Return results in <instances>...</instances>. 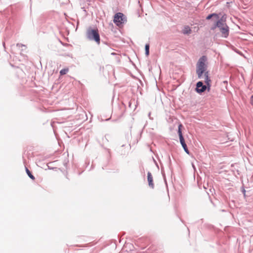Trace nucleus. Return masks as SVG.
I'll use <instances>...</instances> for the list:
<instances>
[{
    "label": "nucleus",
    "mask_w": 253,
    "mask_h": 253,
    "mask_svg": "<svg viewBox=\"0 0 253 253\" xmlns=\"http://www.w3.org/2000/svg\"><path fill=\"white\" fill-rule=\"evenodd\" d=\"M207 58L206 56H203L199 59L197 63L196 73L199 79H202L203 73L207 71Z\"/></svg>",
    "instance_id": "obj_1"
},
{
    "label": "nucleus",
    "mask_w": 253,
    "mask_h": 253,
    "mask_svg": "<svg viewBox=\"0 0 253 253\" xmlns=\"http://www.w3.org/2000/svg\"><path fill=\"white\" fill-rule=\"evenodd\" d=\"M86 36L89 40L94 41L98 44L100 43V36L97 29H88L86 32Z\"/></svg>",
    "instance_id": "obj_2"
},
{
    "label": "nucleus",
    "mask_w": 253,
    "mask_h": 253,
    "mask_svg": "<svg viewBox=\"0 0 253 253\" xmlns=\"http://www.w3.org/2000/svg\"><path fill=\"white\" fill-rule=\"evenodd\" d=\"M125 21L126 20L122 13L118 12L115 15L113 21L117 26L122 25Z\"/></svg>",
    "instance_id": "obj_3"
},
{
    "label": "nucleus",
    "mask_w": 253,
    "mask_h": 253,
    "mask_svg": "<svg viewBox=\"0 0 253 253\" xmlns=\"http://www.w3.org/2000/svg\"><path fill=\"white\" fill-rule=\"evenodd\" d=\"M204 75H202V79H204V81L205 83V84L208 86V91L210 89V86H211V80H210L209 77V72L207 71L206 72H204Z\"/></svg>",
    "instance_id": "obj_4"
},
{
    "label": "nucleus",
    "mask_w": 253,
    "mask_h": 253,
    "mask_svg": "<svg viewBox=\"0 0 253 253\" xmlns=\"http://www.w3.org/2000/svg\"><path fill=\"white\" fill-rule=\"evenodd\" d=\"M208 88V86H207L205 85H203V84L202 82H199L197 83L196 85V91L198 93H202L205 91L206 88Z\"/></svg>",
    "instance_id": "obj_5"
},
{
    "label": "nucleus",
    "mask_w": 253,
    "mask_h": 253,
    "mask_svg": "<svg viewBox=\"0 0 253 253\" xmlns=\"http://www.w3.org/2000/svg\"><path fill=\"white\" fill-rule=\"evenodd\" d=\"M147 181L148 182L149 186L150 188L153 189L154 188V183L153 182V177L150 172L147 173Z\"/></svg>",
    "instance_id": "obj_6"
},
{
    "label": "nucleus",
    "mask_w": 253,
    "mask_h": 253,
    "mask_svg": "<svg viewBox=\"0 0 253 253\" xmlns=\"http://www.w3.org/2000/svg\"><path fill=\"white\" fill-rule=\"evenodd\" d=\"M224 28H222L219 30L222 34V36L226 38L229 35V28L227 25H224Z\"/></svg>",
    "instance_id": "obj_7"
},
{
    "label": "nucleus",
    "mask_w": 253,
    "mask_h": 253,
    "mask_svg": "<svg viewBox=\"0 0 253 253\" xmlns=\"http://www.w3.org/2000/svg\"><path fill=\"white\" fill-rule=\"evenodd\" d=\"M182 127V124H180L178 126V135L180 139V142H184V139L182 136L181 132V127Z\"/></svg>",
    "instance_id": "obj_8"
},
{
    "label": "nucleus",
    "mask_w": 253,
    "mask_h": 253,
    "mask_svg": "<svg viewBox=\"0 0 253 253\" xmlns=\"http://www.w3.org/2000/svg\"><path fill=\"white\" fill-rule=\"evenodd\" d=\"M224 25H227L225 21L222 20H219L217 22L216 26L219 28V30L222 28H224Z\"/></svg>",
    "instance_id": "obj_9"
},
{
    "label": "nucleus",
    "mask_w": 253,
    "mask_h": 253,
    "mask_svg": "<svg viewBox=\"0 0 253 253\" xmlns=\"http://www.w3.org/2000/svg\"><path fill=\"white\" fill-rule=\"evenodd\" d=\"M182 33L184 34H189L191 33V30L189 26H187L184 27L182 30Z\"/></svg>",
    "instance_id": "obj_10"
},
{
    "label": "nucleus",
    "mask_w": 253,
    "mask_h": 253,
    "mask_svg": "<svg viewBox=\"0 0 253 253\" xmlns=\"http://www.w3.org/2000/svg\"><path fill=\"white\" fill-rule=\"evenodd\" d=\"M69 69L68 68H64L63 69H62L60 71V75H61V76L65 75V74H66L69 72Z\"/></svg>",
    "instance_id": "obj_11"
},
{
    "label": "nucleus",
    "mask_w": 253,
    "mask_h": 253,
    "mask_svg": "<svg viewBox=\"0 0 253 253\" xmlns=\"http://www.w3.org/2000/svg\"><path fill=\"white\" fill-rule=\"evenodd\" d=\"M182 146L184 150L186 152V153L188 154H190L189 151L188 149L187 146L186 145V143H181Z\"/></svg>",
    "instance_id": "obj_12"
},
{
    "label": "nucleus",
    "mask_w": 253,
    "mask_h": 253,
    "mask_svg": "<svg viewBox=\"0 0 253 253\" xmlns=\"http://www.w3.org/2000/svg\"><path fill=\"white\" fill-rule=\"evenodd\" d=\"M145 54L147 56L149 54V44H146L145 45Z\"/></svg>",
    "instance_id": "obj_13"
},
{
    "label": "nucleus",
    "mask_w": 253,
    "mask_h": 253,
    "mask_svg": "<svg viewBox=\"0 0 253 253\" xmlns=\"http://www.w3.org/2000/svg\"><path fill=\"white\" fill-rule=\"evenodd\" d=\"M26 172H27V174L28 175V176L31 179H35V177L32 174L31 172L28 169H26Z\"/></svg>",
    "instance_id": "obj_14"
},
{
    "label": "nucleus",
    "mask_w": 253,
    "mask_h": 253,
    "mask_svg": "<svg viewBox=\"0 0 253 253\" xmlns=\"http://www.w3.org/2000/svg\"><path fill=\"white\" fill-rule=\"evenodd\" d=\"M212 16H215L217 18H218V15L216 14H212L208 15L207 17V19H210Z\"/></svg>",
    "instance_id": "obj_15"
},
{
    "label": "nucleus",
    "mask_w": 253,
    "mask_h": 253,
    "mask_svg": "<svg viewBox=\"0 0 253 253\" xmlns=\"http://www.w3.org/2000/svg\"><path fill=\"white\" fill-rule=\"evenodd\" d=\"M251 103L253 106V95L251 96Z\"/></svg>",
    "instance_id": "obj_16"
}]
</instances>
